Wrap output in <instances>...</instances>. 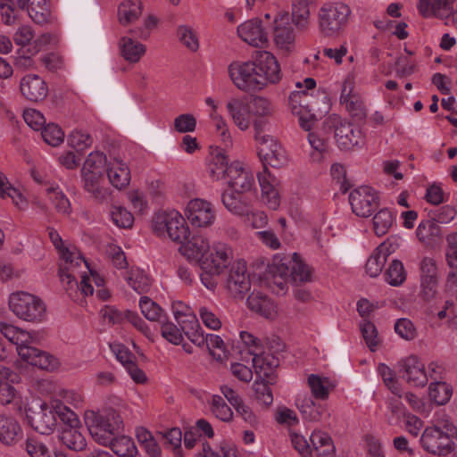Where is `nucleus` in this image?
I'll use <instances>...</instances> for the list:
<instances>
[{"label":"nucleus","mask_w":457,"mask_h":457,"mask_svg":"<svg viewBox=\"0 0 457 457\" xmlns=\"http://www.w3.org/2000/svg\"><path fill=\"white\" fill-rule=\"evenodd\" d=\"M235 86L245 92L260 91L268 83H278L281 79L280 66L276 57L263 52L253 62L232 63L228 67Z\"/></svg>","instance_id":"obj_1"},{"label":"nucleus","mask_w":457,"mask_h":457,"mask_svg":"<svg viewBox=\"0 0 457 457\" xmlns=\"http://www.w3.org/2000/svg\"><path fill=\"white\" fill-rule=\"evenodd\" d=\"M84 420L90 435L100 445L112 442V436L118 435L123 427L120 413L112 408L87 411Z\"/></svg>","instance_id":"obj_2"},{"label":"nucleus","mask_w":457,"mask_h":457,"mask_svg":"<svg viewBox=\"0 0 457 457\" xmlns=\"http://www.w3.org/2000/svg\"><path fill=\"white\" fill-rule=\"evenodd\" d=\"M456 438V427L447 423L443 428H427L422 433L420 443L428 453L434 455L445 456L455 449L453 440Z\"/></svg>","instance_id":"obj_3"},{"label":"nucleus","mask_w":457,"mask_h":457,"mask_svg":"<svg viewBox=\"0 0 457 457\" xmlns=\"http://www.w3.org/2000/svg\"><path fill=\"white\" fill-rule=\"evenodd\" d=\"M322 129L327 134L334 132L341 150L350 151L363 143L361 129L352 123L343 122L336 114L330 115L323 121Z\"/></svg>","instance_id":"obj_4"},{"label":"nucleus","mask_w":457,"mask_h":457,"mask_svg":"<svg viewBox=\"0 0 457 457\" xmlns=\"http://www.w3.org/2000/svg\"><path fill=\"white\" fill-rule=\"evenodd\" d=\"M9 307L18 318L29 322H40L46 315L43 301L26 292L12 293L9 297Z\"/></svg>","instance_id":"obj_5"},{"label":"nucleus","mask_w":457,"mask_h":457,"mask_svg":"<svg viewBox=\"0 0 457 457\" xmlns=\"http://www.w3.org/2000/svg\"><path fill=\"white\" fill-rule=\"evenodd\" d=\"M351 10L348 5L326 4L319 11V28L325 37L338 35L345 27Z\"/></svg>","instance_id":"obj_6"},{"label":"nucleus","mask_w":457,"mask_h":457,"mask_svg":"<svg viewBox=\"0 0 457 457\" xmlns=\"http://www.w3.org/2000/svg\"><path fill=\"white\" fill-rule=\"evenodd\" d=\"M153 228L158 235L167 232L172 241L181 245L190 237L186 220L176 211L157 213L153 220Z\"/></svg>","instance_id":"obj_7"},{"label":"nucleus","mask_w":457,"mask_h":457,"mask_svg":"<svg viewBox=\"0 0 457 457\" xmlns=\"http://www.w3.org/2000/svg\"><path fill=\"white\" fill-rule=\"evenodd\" d=\"M288 104L294 115L298 116L302 129L310 131L318 120L321 112L318 109L317 99L312 96H303L298 94H290Z\"/></svg>","instance_id":"obj_8"},{"label":"nucleus","mask_w":457,"mask_h":457,"mask_svg":"<svg viewBox=\"0 0 457 457\" xmlns=\"http://www.w3.org/2000/svg\"><path fill=\"white\" fill-rule=\"evenodd\" d=\"M271 272L287 275L290 282L298 285L312 280V270L301 260L297 253L291 257L275 258Z\"/></svg>","instance_id":"obj_9"},{"label":"nucleus","mask_w":457,"mask_h":457,"mask_svg":"<svg viewBox=\"0 0 457 457\" xmlns=\"http://www.w3.org/2000/svg\"><path fill=\"white\" fill-rule=\"evenodd\" d=\"M349 202L353 212L363 218L370 217L379 206L377 192L368 186L353 190L349 195Z\"/></svg>","instance_id":"obj_10"},{"label":"nucleus","mask_w":457,"mask_h":457,"mask_svg":"<svg viewBox=\"0 0 457 457\" xmlns=\"http://www.w3.org/2000/svg\"><path fill=\"white\" fill-rule=\"evenodd\" d=\"M59 276L62 282L66 281L64 288L68 295L72 298L73 293L77 294L78 290L84 295H92L94 288L89 283V277L86 272L75 273L72 265L69 263L66 266H61L59 268Z\"/></svg>","instance_id":"obj_11"},{"label":"nucleus","mask_w":457,"mask_h":457,"mask_svg":"<svg viewBox=\"0 0 457 457\" xmlns=\"http://www.w3.org/2000/svg\"><path fill=\"white\" fill-rule=\"evenodd\" d=\"M232 250L224 244H218L211 248L203 258L199 260L202 270L207 272L221 273L230 263Z\"/></svg>","instance_id":"obj_12"},{"label":"nucleus","mask_w":457,"mask_h":457,"mask_svg":"<svg viewBox=\"0 0 457 457\" xmlns=\"http://www.w3.org/2000/svg\"><path fill=\"white\" fill-rule=\"evenodd\" d=\"M27 418L31 428L42 435H50L56 427L54 406L42 403L35 410H29Z\"/></svg>","instance_id":"obj_13"},{"label":"nucleus","mask_w":457,"mask_h":457,"mask_svg":"<svg viewBox=\"0 0 457 457\" xmlns=\"http://www.w3.org/2000/svg\"><path fill=\"white\" fill-rule=\"evenodd\" d=\"M227 289L234 297L242 298L244 294L249 291L251 282L246 275V263L245 261H237L234 263L226 280Z\"/></svg>","instance_id":"obj_14"},{"label":"nucleus","mask_w":457,"mask_h":457,"mask_svg":"<svg viewBox=\"0 0 457 457\" xmlns=\"http://www.w3.org/2000/svg\"><path fill=\"white\" fill-rule=\"evenodd\" d=\"M20 90L22 96L31 103L42 102L48 95L46 82L37 74H27L22 77Z\"/></svg>","instance_id":"obj_15"},{"label":"nucleus","mask_w":457,"mask_h":457,"mask_svg":"<svg viewBox=\"0 0 457 457\" xmlns=\"http://www.w3.org/2000/svg\"><path fill=\"white\" fill-rule=\"evenodd\" d=\"M251 194L236 188L226 189L221 194V202L231 213L239 216L248 215L251 212Z\"/></svg>","instance_id":"obj_16"},{"label":"nucleus","mask_w":457,"mask_h":457,"mask_svg":"<svg viewBox=\"0 0 457 457\" xmlns=\"http://www.w3.org/2000/svg\"><path fill=\"white\" fill-rule=\"evenodd\" d=\"M274 42L281 49L289 50L295 42V32L288 12H279L273 21Z\"/></svg>","instance_id":"obj_17"},{"label":"nucleus","mask_w":457,"mask_h":457,"mask_svg":"<svg viewBox=\"0 0 457 457\" xmlns=\"http://www.w3.org/2000/svg\"><path fill=\"white\" fill-rule=\"evenodd\" d=\"M253 355V364L260 380H265L273 385L277 380L276 369L279 366V357L270 355L265 351L250 353Z\"/></svg>","instance_id":"obj_18"},{"label":"nucleus","mask_w":457,"mask_h":457,"mask_svg":"<svg viewBox=\"0 0 457 457\" xmlns=\"http://www.w3.org/2000/svg\"><path fill=\"white\" fill-rule=\"evenodd\" d=\"M399 373L409 384L415 386H425L428 383V376L424 364L418 356L410 355L399 362Z\"/></svg>","instance_id":"obj_19"},{"label":"nucleus","mask_w":457,"mask_h":457,"mask_svg":"<svg viewBox=\"0 0 457 457\" xmlns=\"http://www.w3.org/2000/svg\"><path fill=\"white\" fill-rule=\"evenodd\" d=\"M186 216L193 226L199 228L211 225L215 218L211 204L202 199H194L187 204Z\"/></svg>","instance_id":"obj_20"},{"label":"nucleus","mask_w":457,"mask_h":457,"mask_svg":"<svg viewBox=\"0 0 457 457\" xmlns=\"http://www.w3.org/2000/svg\"><path fill=\"white\" fill-rule=\"evenodd\" d=\"M176 320L180 326V329L187 337L195 345L199 347L204 346L206 339H204V332L201 325L195 314H185L179 311L174 312Z\"/></svg>","instance_id":"obj_21"},{"label":"nucleus","mask_w":457,"mask_h":457,"mask_svg":"<svg viewBox=\"0 0 457 457\" xmlns=\"http://www.w3.org/2000/svg\"><path fill=\"white\" fill-rule=\"evenodd\" d=\"M227 179L229 188L253 193L255 185L254 177L253 173L246 170L239 162L230 163Z\"/></svg>","instance_id":"obj_22"},{"label":"nucleus","mask_w":457,"mask_h":457,"mask_svg":"<svg viewBox=\"0 0 457 457\" xmlns=\"http://www.w3.org/2000/svg\"><path fill=\"white\" fill-rule=\"evenodd\" d=\"M421 294L425 300L432 299L437 288V268L435 260L425 257L420 262Z\"/></svg>","instance_id":"obj_23"},{"label":"nucleus","mask_w":457,"mask_h":457,"mask_svg":"<svg viewBox=\"0 0 457 457\" xmlns=\"http://www.w3.org/2000/svg\"><path fill=\"white\" fill-rule=\"evenodd\" d=\"M238 36L249 45L262 46L268 42V34L259 19L249 20L237 28Z\"/></svg>","instance_id":"obj_24"},{"label":"nucleus","mask_w":457,"mask_h":457,"mask_svg":"<svg viewBox=\"0 0 457 457\" xmlns=\"http://www.w3.org/2000/svg\"><path fill=\"white\" fill-rule=\"evenodd\" d=\"M17 351L22 360L33 366L42 370H50L54 367V358L42 350L25 344H21V345L17 347Z\"/></svg>","instance_id":"obj_25"},{"label":"nucleus","mask_w":457,"mask_h":457,"mask_svg":"<svg viewBox=\"0 0 457 457\" xmlns=\"http://www.w3.org/2000/svg\"><path fill=\"white\" fill-rule=\"evenodd\" d=\"M416 235L418 239L428 247H435L441 243L443 238L441 227L431 217L419 224Z\"/></svg>","instance_id":"obj_26"},{"label":"nucleus","mask_w":457,"mask_h":457,"mask_svg":"<svg viewBox=\"0 0 457 457\" xmlns=\"http://www.w3.org/2000/svg\"><path fill=\"white\" fill-rule=\"evenodd\" d=\"M418 10L425 18L436 16L445 19L448 18L452 13L453 2L449 0H420Z\"/></svg>","instance_id":"obj_27"},{"label":"nucleus","mask_w":457,"mask_h":457,"mask_svg":"<svg viewBox=\"0 0 457 457\" xmlns=\"http://www.w3.org/2000/svg\"><path fill=\"white\" fill-rule=\"evenodd\" d=\"M22 430L18 421L0 414V442L5 445H15L21 438Z\"/></svg>","instance_id":"obj_28"},{"label":"nucleus","mask_w":457,"mask_h":457,"mask_svg":"<svg viewBox=\"0 0 457 457\" xmlns=\"http://www.w3.org/2000/svg\"><path fill=\"white\" fill-rule=\"evenodd\" d=\"M182 254L188 259L200 260L204 255L211 251L209 242L202 236L194 235L188 237L179 247Z\"/></svg>","instance_id":"obj_29"},{"label":"nucleus","mask_w":457,"mask_h":457,"mask_svg":"<svg viewBox=\"0 0 457 457\" xmlns=\"http://www.w3.org/2000/svg\"><path fill=\"white\" fill-rule=\"evenodd\" d=\"M106 173L110 183L116 188L126 187L130 181V171L129 167L121 160L115 158L109 164Z\"/></svg>","instance_id":"obj_30"},{"label":"nucleus","mask_w":457,"mask_h":457,"mask_svg":"<svg viewBox=\"0 0 457 457\" xmlns=\"http://www.w3.org/2000/svg\"><path fill=\"white\" fill-rule=\"evenodd\" d=\"M21 9H27L28 14L37 24H45L49 21L51 10L47 0H23V4H19Z\"/></svg>","instance_id":"obj_31"},{"label":"nucleus","mask_w":457,"mask_h":457,"mask_svg":"<svg viewBox=\"0 0 457 457\" xmlns=\"http://www.w3.org/2000/svg\"><path fill=\"white\" fill-rule=\"evenodd\" d=\"M227 109L235 124L241 129L246 130L250 126L249 105L243 100L233 98L227 104Z\"/></svg>","instance_id":"obj_32"},{"label":"nucleus","mask_w":457,"mask_h":457,"mask_svg":"<svg viewBox=\"0 0 457 457\" xmlns=\"http://www.w3.org/2000/svg\"><path fill=\"white\" fill-rule=\"evenodd\" d=\"M142 3L140 0H125L118 8V18L121 25L127 26L137 20L142 14Z\"/></svg>","instance_id":"obj_33"},{"label":"nucleus","mask_w":457,"mask_h":457,"mask_svg":"<svg viewBox=\"0 0 457 457\" xmlns=\"http://www.w3.org/2000/svg\"><path fill=\"white\" fill-rule=\"evenodd\" d=\"M389 254L390 253L384 244L377 247L366 262V272L372 278L378 277L381 273Z\"/></svg>","instance_id":"obj_34"},{"label":"nucleus","mask_w":457,"mask_h":457,"mask_svg":"<svg viewBox=\"0 0 457 457\" xmlns=\"http://www.w3.org/2000/svg\"><path fill=\"white\" fill-rule=\"evenodd\" d=\"M250 310L269 318L274 312L273 302L261 292H252L247 298Z\"/></svg>","instance_id":"obj_35"},{"label":"nucleus","mask_w":457,"mask_h":457,"mask_svg":"<svg viewBox=\"0 0 457 457\" xmlns=\"http://www.w3.org/2000/svg\"><path fill=\"white\" fill-rule=\"evenodd\" d=\"M119 46L121 56L132 63L137 62L145 53V46L143 44L127 37L120 38Z\"/></svg>","instance_id":"obj_36"},{"label":"nucleus","mask_w":457,"mask_h":457,"mask_svg":"<svg viewBox=\"0 0 457 457\" xmlns=\"http://www.w3.org/2000/svg\"><path fill=\"white\" fill-rule=\"evenodd\" d=\"M311 2L295 1L292 4V13L290 21L294 22L295 26L299 31H305L310 24V9L309 4Z\"/></svg>","instance_id":"obj_37"},{"label":"nucleus","mask_w":457,"mask_h":457,"mask_svg":"<svg viewBox=\"0 0 457 457\" xmlns=\"http://www.w3.org/2000/svg\"><path fill=\"white\" fill-rule=\"evenodd\" d=\"M111 441L104 445L110 446L119 457H134L137 453L134 441L129 436L113 435Z\"/></svg>","instance_id":"obj_38"},{"label":"nucleus","mask_w":457,"mask_h":457,"mask_svg":"<svg viewBox=\"0 0 457 457\" xmlns=\"http://www.w3.org/2000/svg\"><path fill=\"white\" fill-rule=\"evenodd\" d=\"M267 124V120L262 119H255L253 124L255 131L254 137L259 144L258 155L260 159L263 157L262 149H273L274 145H279L272 136L264 134Z\"/></svg>","instance_id":"obj_39"},{"label":"nucleus","mask_w":457,"mask_h":457,"mask_svg":"<svg viewBox=\"0 0 457 457\" xmlns=\"http://www.w3.org/2000/svg\"><path fill=\"white\" fill-rule=\"evenodd\" d=\"M81 175L84 180L85 190L91 194L96 200H104L106 196V190L100 185V181L103 179L104 174L81 171Z\"/></svg>","instance_id":"obj_40"},{"label":"nucleus","mask_w":457,"mask_h":457,"mask_svg":"<svg viewBox=\"0 0 457 457\" xmlns=\"http://www.w3.org/2000/svg\"><path fill=\"white\" fill-rule=\"evenodd\" d=\"M310 440L318 457H333L335 446L331 437L322 432H314Z\"/></svg>","instance_id":"obj_41"},{"label":"nucleus","mask_w":457,"mask_h":457,"mask_svg":"<svg viewBox=\"0 0 457 457\" xmlns=\"http://www.w3.org/2000/svg\"><path fill=\"white\" fill-rule=\"evenodd\" d=\"M59 438L71 450L82 451L87 446L86 439L78 427L64 428Z\"/></svg>","instance_id":"obj_42"},{"label":"nucleus","mask_w":457,"mask_h":457,"mask_svg":"<svg viewBox=\"0 0 457 457\" xmlns=\"http://www.w3.org/2000/svg\"><path fill=\"white\" fill-rule=\"evenodd\" d=\"M249 112L256 117L268 121V118L273 113V105L271 102L262 96H253L249 104Z\"/></svg>","instance_id":"obj_43"},{"label":"nucleus","mask_w":457,"mask_h":457,"mask_svg":"<svg viewBox=\"0 0 457 457\" xmlns=\"http://www.w3.org/2000/svg\"><path fill=\"white\" fill-rule=\"evenodd\" d=\"M229 169L230 164H228V158L225 152L221 149L217 150L209 166L211 176L217 179L227 178Z\"/></svg>","instance_id":"obj_44"},{"label":"nucleus","mask_w":457,"mask_h":457,"mask_svg":"<svg viewBox=\"0 0 457 457\" xmlns=\"http://www.w3.org/2000/svg\"><path fill=\"white\" fill-rule=\"evenodd\" d=\"M452 387L445 382H433L429 385L428 395L437 405L445 404L452 396Z\"/></svg>","instance_id":"obj_45"},{"label":"nucleus","mask_w":457,"mask_h":457,"mask_svg":"<svg viewBox=\"0 0 457 457\" xmlns=\"http://www.w3.org/2000/svg\"><path fill=\"white\" fill-rule=\"evenodd\" d=\"M106 156L101 152L91 153L84 162L81 171L97 172L104 174L106 172Z\"/></svg>","instance_id":"obj_46"},{"label":"nucleus","mask_w":457,"mask_h":457,"mask_svg":"<svg viewBox=\"0 0 457 457\" xmlns=\"http://www.w3.org/2000/svg\"><path fill=\"white\" fill-rule=\"evenodd\" d=\"M263 157L261 158L264 171L268 170L267 166L270 165L274 168H279L284 161V151L280 145H274L273 149H262Z\"/></svg>","instance_id":"obj_47"},{"label":"nucleus","mask_w":457,"mask_h":457,"mask_svg":"<svg viewBox=\"0 0 457 457\" xmlns=\"http://www.w3.org/2000/svg\"><path fill=\"white\" fill-rule=\"evenodd\" d=\"M393 224L391 212L386 209H381L373 217V228L378 237L386 235Z\"/></svg>","instance_id":"obj_48"},{"label":"nucleus","mask_w":457,"mask_h":457,"mask_svg":"<svg viewBox=\"0 0 457 457\" xmlns=\"http://www.w3.org/2000/svg\"><path fill=\"white\" fill-rule=\"evenodd\" d=\"M386 280L391 286L397 287L402 285L406 279V272L403 264L399 260H394L390 263L386 273Z\"/></svg>","instance_id":"obj_49"},{"label":"nucleus","mask_w":457,"mask_h":457,"mask_svg":"<svg viewBox=\"0 0 457 457\" xmlns=\"http://www.w3.org/2000/svg\"><path fill=\"white\" fill-rule=\"evenodd\" d=\"M360 329L367 346L371 352H375L379 344V339L374 323L364 320L363 322L360 324Z\"/></svg>","instance_id":"obj_50"},{"label":"nucleus","mask_w":457,"mask_h":457,"mask_svg":"<svg viewBox=\"0 0 457 457\" xmlns=\"http://www.w3.org/2000/svg\"><path fill=\"white\" fill-rule=\"evenodd\" d=\"M270 383L265 380H255L253 384V389L255 393L256 400L266 408L270 406L273 402L272 391L270 388Z\"/></svg>","instance_id":"obj_51"},{"label":"nucleus","mask_w":457,"mask_h":457,"mask_svg":"<svg viewBox=\"0 0 457 457\" xmlns=\"http://www.w3.org/2000/svg\"><path fill=\"white\" fill-rule=\"evenodd\" d=\"M139 306L144 316L151 321H161L162 316V308L147 296L140 299Z\"/></svg>","instance_id":"obj_52"},{"label":"nucleus","mask_w":457,"mask_h":457,"mask_svg":"<svg viewBox=\"0 0 457 457\" xmlns=\"http://www.w3.org/2000/svg\"><path fill=\"white\" fill-rule=\"evenodd\" d=\"M164 445L170 446L176 457H182L181 440L182 432L179 428H172L165 433H161Z\"/></svg>","instance_id":"obj_53"},{"label":"nucleus","mask_w":457,"mask_h":457,"mask_svg":"<svg viewBox=\"0 0 457 457\" xmlns=\"http://www.w3.org/2000/svg\"><path fill=\"white\" fill-rule=\"evenodd\" d=\"M344 104H345L346 110L355 121L361 122L366 119V109L362 100L358 95H353L352 98Z\"/></svg>","instance_id":"obj_54"},{"label":"nucleus","mask_w":457,"mask_h":457,"mask_svg":"<svg viewBox=\"0 0 457 457\" xmlns=\"http://www.w3.org/2000/svg\"><path fill=\"white\" fill-rule=\"evenodd\" d=\"M53 406L55 417L58 416L66 428L78 427L79 420L74 411L59 402Z\"/></svg>","instance_id":"obj_55"},{"label":"nucleus","mask_w":457,"mask_h":457,"mask_svg":"<svg viewBox=\"0 0 457 457\" xmlns=\"http://www.w3.org/2000/svg\"><path fill=\"white\" fill-rule=\"evenodd\" d=\"M61 258L63 260V262L60 264L59 268L61 266H66L71 262L73 270H75V273L79 274V272L77 271V269L80 267L82 263H84L86 268L89 270V272L92 276L96 274V271L89 269L87 262L79 253L71 252L68 248H62L61 250ZM84 272L85 271L82 273Z\"/></svg>","instance_id":"obj_56"},{"label":"nucleus","mask_w":457,"mask_h":457,"mask_svg":"<svg viewBox=\"0 0 457 457\" xmlns=\"http://www.w3.org/2000/svg\"><path fill=\"white\" fill-rule=\"evenodd\" d=\"M258 179L262 188V197L267 200V204L271 209L276 210L279 205V195L278 191L265 177L259 176Z\"/></svg>","instance_id":"obj_57"},{"label":"nucleus","mask_w":457,"mask_h":457,"mask_svg":"<svg viewBox=\"0 0 457 457\" xmlns=\"http://www.w3.org/2000/svg\"><path fill=\"white\" fill-rule=\"evenodd\" d=\"M179 41L190 51L195 52L199 47L198 38L189 26L181 25L177 29Z\"/></svg>","instance_id":"obj_58"},{"label":"nucleus","mask_w":457,"mask_h":457,"mask_svg":"<svg viewBox=\"0 0 457 457\" xmlns=\"http://www.w3.org/2000/svg\"><path fill=\"white\" fill-rule=\"evenodd\" d=\"M395 331L400 337L407 341L413 340L418 335L413 322L406 318H401L396 320Z\"/></svg>","instance_id":"obj_59"},{"label":"nucleus","mask_w":457,"mask_h":457,"mask_svg":"<svg viewBox=\"0 0 457 457\" xmlns=\"http://www.w3.org/2000/svg\"><path fill=\"white\" fill-rule=\"evenodd\" d=\"M41 136L46 143L53 146H56L61 144L64 138L63 131L54 123H50L45 126L41 131Z\"/></svg>","instance_id":"obj_60"},{"label":"nucleus","mask_w":457,"mask_h":457,"mask_svg":"<svg viewBox=\"0 0 457 457\" xmlns=\"http://www.w3.org/2000/svg\"><path fill=\"white\" fill-rule=\"evenodd\" d=\"M112 220L120 228H128L132 227L134 217L130 212L121 206L113 207L111 212Z\"/></svg>","instance_id":"obj_61"},{"label":"nucleus","mask_w":457,"mask_h":457,"mask_svg":"<svg viewBox=\"0 0 457 457\" xmlns=\"http://www.w3.org/2000/svg\"><path fill=\"white\" fill-rule=\"evenodd\" d=\"M69 144L77 151H82L92 145V137L82 130H73L68 137Z\"/></svg>","instance_id":"obj_62"},{"label":"nucleus","mask_w":457,"mask_h":457,"mask_svg":"<svg viewBox=\"0 0 457 457\" xmlns=\"http://www.w3.org/2000/svg\"><path fill=\"white\" fill-rule=\"evenodd\" d=\"M196 120L191 113H183L174 120V129L179 133H187L195 131Z\"/></svg>","instance_id":"obj_63"},{"label":"nucleus","mask_w":457,"mask_h":457,"mask_svg":"<svg viewBox=\"0 0 457 457\" xmlns=\"http://www.w3.org/2000/svg\"><path fill=\"white\" fill-rule=\"evenodd\" d=\"M308 385L311 388L312 395L316 399L325 400L328 397L329 391L318 375L312 374L308 378Z\"/></svg>","instance_id":"obj_64"}]
</instances>
